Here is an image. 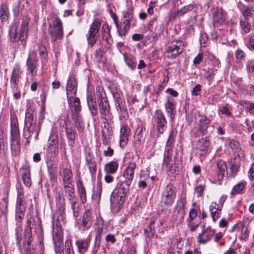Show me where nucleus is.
<instances>
[{
  "mask_svg": "<svg viewBox=\"0 0 254 254\" xmlns=\"http://www.w3.org/2000/svg\"><path fill=\"white\" fill-rule=\"evenodd\" d=\"M209 145V141L206 137L199 140L196 143V148L201 151H205Z\"/></svg>",
  "mask_w": 254,
  "mask_h": 254,
  "instance_id": "38",
  "label": "nucleus"
},
{
  "mask_svg": "<svg viewBox=\"0 0 254 254\" xmlns=\"http://www.w3.org/2000/svg\"><path fill=\"white\" fill-rule=\"evenodd\" d=\"M176 197V188L171 184L166 186L163 190L161 203L162 206H170L174 203Z\"/></svg>",
  "mask_w": 254,
  "mask_h": 254,
  "instance_id": "4",
  "label": "nucleus"
},
{
  "mask_svg": "<svg viewBox=\"0 0 254 254\" xmlns=\"http://www.w3.org/2000/svg\"><path fill=\"white\" fill-rule=\"evenodd\" d=\"M9 15L8 6L5 3H2L0 5V17L2 21L8 20Z\"/></svg>",
  "mask_w": 254,
  "mask_h": 254,
  "instance_id": "35",
  "label": "nucleus"
},
{
  "mask_svg": "<svg viewBox=\"0 0 254 254\" xmlns=\"http://www.w3.org/2000/svg\"><path fill=\"white\" fill-rule=\"evenodd\" d=\"M21 73V68L19 64H15L12 68V72L10 78L11 85L12 90L16 91L17 89L18 82Z\"/></svg>",
  "mask_w": 254,
  "mask_h": 254,
  "instance_id": "17",
  "label": "nucleus"
},
{
  "mask_svg": "<svg viewBox=\"0 0 254 254\" xmlns=\"http://www.w3.org/2000/svg\"><path fill=\"white\" fill-rule=\"evenodd\" d=\"M101 21L99 19L94 20L90 26L88 34L86 35V38L88 44L93 47L97 42V34L98 33L101 27Z\"/></svg>",
  "mask_w": 254,
  "mask_h": 254,
  "instance_id": "7",
  "label": "nucleus"
},
{
  "mask_svg": "<svg viewBox=\"0 0 254 254\" xmlns=\"http://www.w3.org/2000/svg\"><path fill=\"white\" fill-rule=\"evenodd\" d=\"M165 109L168 113L170 114V117L173 118V112L175 110V101L174 99L170 96L167 97V102L165 105Z\"/></svg>",
  "mask_w": 254,
  "mask_h": 254,
  "instance_id": "33",
  "label": "nucleus"
},
{
  "mask_svg": "<svg viewBox=\"0 0 254 254\" xmlns=\"http://www.w3.org/2000/svg\"><path fill=\"white\" fill-rule=\"evenodd\" d=\"M241 12L245 17L244 19L248 20L250 17L253 16L254 9L252 7L244 6V8L242 9Z\"/></svg>",
  "mask_w": 254,
  "mask_h": 254,
  "instance_id": "46",
  "label": "nucleus"
},
{
  "mask_svg": "<svg viewBox=\"0 0 254 254\" xmlns=\"http://www.w3.org/2000/svg\"><path fill=\"white\" fill-rule=\"evenodd\" d=\"M65 249L66 254H74L71 240L68 239L65 241Z\"/></svg>",
  "mask_w": 254,
  "mask_h": 254,
  "instance_id": "57",
  "label": "nucleus"
},
{
  "mask_svg": "<svg viewBox=\"0 0 254 254\" xmlns=\"http://www.w3.org/2000/svg\"><path fill=\"white\" fill-rule=\"evenodd\" d=\"M187 200L185 197L178 200L174 207L173 219L177 222V224H181L183 222L185 215V207Z\"/></svg>",
  "mask_w": 254,
  "mask_h": 254,
  "instance_id": "5",
  "label": "nucleus"
},
{
  "mask_svg": "<svg viewBox=\"0 0 254 254\" xmlns=\"http://www.w3.org/2000/svg\"><path fill=\"white\" fill-rule=\"evenodd\" d=\"M102 192V187L100 184H97L95 188H94L93 195L96 197L97 198L100 197V195Z\"/></svg>",
  "mask_w": 254,
  "mask_h": 254,
  "instance_id": "59",
  "label": "nucleus"
},
{
  "mask_svg": "<svg viewBox=\"0 0 254 254\" xmlns=\"http://www.w3.org/2000/svg\"><path fill=\"white\" fill-rule=\"evenodd\" d=\"M29 20H23L21 25L14 23L10 29L9 34L11 41L12 42L21 41V44L24 46L26 45L25 39L27 37V31Z\"/></svg>",
  "mask_w": 254,
  "mask_h": 254,
  "instance_id": "1",
  "label": "nucleus"
},
{
  "mask_svg": "<svg viewBox=\"0 0 254 254\" xmlns=\"http://www.w3.org/2000/svg\"><path fill=\"white\" fill-rule=\"evenodd\" d=\"M229 146L235 151H238L240 149L239 142L235 140H231L229 142Z\"/></svg>",
  "mask_w": 254,
  "mask_h": 254,
  "instance_id": "60",
  "label": "nucleus"
},
{
  "mask_svg": "<svg viewBox=\"0 0 254 254\" xmlns=\"http://www.w3.org/2000/svg\"><path fill=\"white\" fill-rule=\"evenodd\" d=\"M66 96L68 104H71L73 98L75 97L77 91V82L75 78L68 79L66 85Z\"/></svg>",
  "mask_w": 254,
  "mask_h": 254,
  "instance_id": "12",
  "label": "nucleus"
},
{
  "mask_svg": "<svg viewBox=\"0 0 254 254\" xmlns=\"http://www.w3.org/2000/svg\"><path fill=\"white\" fill-rule=\"evenodd\" d=\"M157 131L162 134L166 129L167 121L165 116L160 110H156L153 117Z\"/></svg>",
  "mask_w": 254,
  "mask_h": 254,
  "instance_id": "9",
  "label": "nucleus"
},
{
  "mask_svg": "<svg viewBox=\"0 0 254 254\" xmlns=\"http://www.w3.org/2000/svg\"><path fill=\"white\" fill-rule=\"evenodd\" d=\"M240 104L248 110L250 113L254 115V103L247 101H242Z\"/></svg>",
  "mask_w": 254,
  "mask_h": 254,
  "instance_id": "50",
  "label": "nucleus"
},
{
  "mask_svg": "<svg viewBox=\"0 0 254 254\" xmlns=\"http://www.w3.org/2000/svg\"><path fill=\"white\" fill-rule=\"evenodd\" d=\"M204 189V185H199L195 187L194 191L197 194V196H199L202 194Z\"/></svg>",
  "mask_w": 254,
  "mask_h": 254,
  "instance_id": "61",
  "label": "nucleus"
},
{
  "mask_svg": "<svg viewBox=\"0 0 254 254\" xmlns=\"http://www.w3.org/2000/svg\"><path fill=\"white\" fill-rule=\"evenodd\" d=\"M125 197L116 192H113L110 197L111 205L112 208L119 209L123 204Z\"/></svg>",
  "mask_w": 254,
  "mask_h": 254,
  "instance_id": "18",
  "label": "nucleus"
},
{
  "mask_svg": "<svg viewBox=\"0 0 254 254\" xmlns=\"http://www.w3.org/2000/svg\"><path fill=\"white\" fill-rule=\"evenodd\" d=\"M78 192L81 202L83 204L86 202V190L81 181L77 183Z\"/></svg>",
  "mask_w": 254,
  "mask_h": 254,
  "instance_id": "36",
  "label": "nucleus"
},
{
  "mask_svg": "<svg viewBox=\"0 0 254 254\" xmlns=\"http://www.w3.org/2000/svg\"><path fill=\"white\" fill-rule=\"evenodd\" d=\"M119 166L118 160H112L105 165L104 170L107 174H114L117 172Z\"/></svg>",
  "mask_w": 254,
  "mask_h": 254,
  "instance_id": "25",
  "label": "nucleus"
},
{
  "mask_svg": "<svg viewBox=\"0 0 254 254\" xmlns=\"http://www.w3.org/2000/svg\"><path fill=\"white\" fill-rule=\"evenodd\" d=\"M246 185L247 182L245 181L239 183L233 187L231 191V194L235 195L237 194L243 193Z\"/></svg>",
  "mask_w": 254,
  "mask_h": 254,
  "instance_id": "32",
  "label": "nucleus"
},
{
  "mask_svg": "<svg viewBox=\"0 0 254 254\" xmlns=\"http://www.w3.org/2000/svg\"><path fill=\"white\" fill-rule=\"evenodd\" d=\"M21 175L22 180L25 185L30 187L31 185V180L30 177V167L29 165H24L21 169Z\"/></svg>",
  "mask_w": 254,
  "mask_h": 254,
  "instance_id": "22",
  "label": "nucleus"
},
{
  "mask_svg": "<svg viewBox=\"0 0 254 254\" xmlns=\"http://www.w3.org/2000/svg\"><path fill=\"white\" fill-rule=\"evenodd\" d=\"M215 234L214 230L210 227L204 228L197 237V242L199 244H205L210 241Z\"/></svg>",
  "mask_w": 254,
  "mask_h": 254,
  "instance_id": "14",
  "label": "nucleus"
},
{
  "mask_svg": "<svg viewBox=\"0 0 254 254\" xmlns=\"http://www.w3.org/2000/svg\"><path fill=\"white\" fill-rule=\"evenodd\" d=\"M39 54L42 62H45L46 61V58L47 57V53L46 52V50L45 49V48L40 49Z\"/></svg>",
  "mask_w": 254,
  "mask_h": 254,
  "instance_id": "63",
  "label": "nucleus"
},
{
  "mask_svg": "<svg viewBox=\"0 0 254 254\" xmlns=\"http://www.w3.org/2000/svg\"><path fill=\"white\" fill-rule=\"evenodd\" d=\"M245 228V224L243 222H240L237 223L232 228V231H236L239 232H243L242 234V237L243 239H247L249 237V231L247 228H246L243 231Z\"/></svg>",
  "mask_w": 254,
  "mask_h": 254,
  "instance_id": "29",
  "label": "nucleus"
},
{
  "mask_svg": "<svg viewBox=\"0 0 254 254\" xmlns=\"http://www.w3.org/2000/svg\"><path fill=\"white\" fill-rule=\"evenodd\" d=\"M11 132L16 135L18 133V128L17 125V120L14 118H11Z\"/></svg>",
  "mask_w": 254,
  "mask_h": 254,
  "instance_id": "54",
  "label": "nucleus"
},
{
  "mask_svg": "<svg viewBox=\"0 0 254 254\" xmlns=\"http://www.w3.org/2000/svg\"><path fill=\"white\" fill-rule=\"evenodd\" d=\"M209 211L214 221L220 217L222 207H220L216 202H212L209 206Z\"/></svg>",
  "mask_w": 254,
  "mask_h": 254,
  "instance_id": "26",
  "label": "nucleus"
},
{
  "mask_svg": "<svg viewBox=\"0 0 254 254\" xmlns=\"http://www.w3.org/2000/svg\"><path fill=\"white\" fill-rule=\"evenodd\" d=\"M226 14L221 8H217L213 15V21L215 24H222L226 20Z\"/></svg>",
  "mask_w": 254,
  "mask_h": 254,
  "instance_id": "24",
  "label": "nucleus"
},
{
  "mask_svg": "<svg viewBox=\"0 0 254 254\" xmlns=\"http://www.w3.org/2000/svg\"><path fill=\"white\" fill-rule=\"evenodd\" d=\"M129 128L125 124L122 125L120 129V145L124 146L128 141V136L129 134Z\"/></svg>",
  "mask_w": 254,
  "mask_h": 254,
  "instance_id": "23",
  "label": "nucleus"
},
{
  "mask_svg": "<svg viewBox=\"0 0 254 254\" xmlns=\"http://www.w3.org/2000/svg\"><path fill=\"white\" fill-rule=\"evenodd\" d=\"M65 202L64 199L59 197L57 202V211L54 215V220L64 222L65 219Z\"/></svg>",
  "mask_w": 254,
  "mask_h": 254,
  "instance_id": "15",
  "label": "nucleus"
},
{
  "mask_svg": "<svg viewBox=\"0 0 254 254\" xmlns=\"http://www.w3.org/2000/svg\"><path fill=\"white\" fill-rule=\"evenodd\" d=\"M24 199L23 191L22 190H18L16 206V209L25 208Z\"/></svg>",
  "mask_w": 254,
  "mask_h": 254,
  "instance_id": "37",
  "label": "nucleus"
},
{
  "mask_svg": "<svg viewBox=\"0 0 254 254\" xmlns=\"http://www.w3.org/2000/svg\"><path fill=\"white\" fill-rule=\"evenodd\" d=\"M37 64L38 58L37 53L34 50H30L26 61V66L27 70L31 76H33L35 74Z\"/></svg>",
  "mask_w": 254,
  "mask_h": 254,
  "instance_id": "10",
  "label": "nucleus"
},
{
  "mask_svg": "<svg viewBox=\"0 0 254 254\" xmlns=\"http://www.w3.org/2000/svg\"><path fill=\"white\" fill-rule=\"evenodd\" d=\"M124 59L127 66L132 69L136 67L135 59L133 56L130 55L124 54Z\"/></svg>",
  "mask_w": 254,
  "mask_h": 254,
  "instance_id": "40",
  "label": "nucleus"
},
{
  "mask_svg": "<svg viewBox=\"0 0 254 254\" xmlns=\"http://www.w3.org/2000/svg\"><path fill=\"white\" fill-rule=\"evenodd\" d=\"M120 91L118 90L117 88H115V89H113L112 91V94L114 97V99L115 101L118 103V106L117 107V108L119 107L120 108V101L121 100V93Z\"/></svg>",
  "mask_w": 254,
  "mask_h": 254,
  "instance_id": "56",
  "label": "nucleus"
},
{
  "mask_svg": "<svg viewBox=\"0 0 254 254\" xmlns=\"http://www.w3.org/2000/svg\"><path fill=\"white\" fill-rule=\"evenodd\" d=\"M50 18H53L52 22L49 23V32L53 42L63 37V23L61 19L55 14H51Z\"/></svg>",
  "mask_w": 254,
  "mask_h": 254,
  "instance_id": "2",
  "label": "nucleus"
},
{
  "mask_svg": "<svg viewBox=\"0 0 254 254\" xmlns=\"http://www.w3.org/2000/svg\"><path fill=\"white\" fill-rule=\"evenodd\" d=\"M241 27L243 31L245 33H248L250 31L251 26L250 23L247 19H241L240 20Z\"/></svg>",
  "mask_w": 254,
  "mask_h": 254,
  "instance_id": "49",
  "label": "nucleus"
},
{
  "mask_svg": "<svg viewBox=\"0 0 254 254\" xmlns=\"http://www.w3.org/2000/svg\"><path fill=\"white\" fill-rule=\"evenodd\" d=\"M122 20V27L118 30L119 34L122 37L126 35V32L128 30L129 25L132 20L123 18Z\"/></svg>",
  "mask_w": 254,
  "mask_h": 254,
  "instance_id": "31",
  "label": "nucleus"
},
{
  "mask_svg": "<svg viewBox=\"0 0 254 254\" xmlns=\"http://www.w3.org/2000/svg\"><path fill=\"white\" fill-rule=\"evenodd\" d=\"M218 167V179L221 180L224 175L225 170L226 169V165L224 162H218L217 163Z\"/></svg>",
  "mask_w": 254,
  "mask_h": 254,
  "instance_id": "47",
  "label": "nucleus"
},
{
  "mask_svg": "<svg viewBox=\"0 0 254 254\" xmlns=\"http://www.w3.org/2000/svg\"><path fill=\"white\" fill-rule=\"evenodd\" d=\"M68 199L70 202L73 215L74 216L77 217L78 215V209L77 206V198L76 196H75L74 198H71V199H70V198H68Z\"/></svg>",
  "mask_w": 254,
  "mask_h": 254,
  "instance_id": "51",
  "label": "nucleus"
},
{
  "mask_svg": "<svg viewBox=\"0 0 254 254\" xmlns=\"http://www.w3.org/2000/svg\"><path fill=\"white\" fill-rule=\"evenodd\" d=\"M144 232L147 237L152 238L155 233V230L153 228L149 227L148 229L144 230Z\"/></svg>",
  "mask_w": 254,
  "mask_h": 254,
  "instance_id": "62",
  "label": "nucleus"
},
{
  "mask_svg": "<svg viewBox=\"0 0 254 254\" xmlns=\"http://www.w3.org/2000/svg\"><path fill=\"white\" fill-rule=\"evenodd\" d=\"M40 130V127L37 126L36 123L30 125L29 127L24 126V135L28 139L32 136L33 134H35V138L37 139Z\"/></svg>",
  "mask_w": 254,
  "mask_h": 254,
  "instance_id": "19",
  "label": "nucleus"
},
{
  "mask_svg": "<svg viewBox=\"0 0 254 254\" xmlns=\"http://www.w3.org/2000/svg\"><path fill=\"white\" fill-rule=\"evenodd\" d=\"M48 148L49 151L53 150L54 154H58L59 140L57 135L51 134L48 141Z\"/></svg>",
  "mask_w": 254,
  "mask_h": 254,
  "instance_id": "20",
  "label": "nucleus"
},
{
  "mask_svg": "<svg viewBox=\"0 0 254 254\" xmlns=\"http://www.w3.org/2000/svg\"><path fill=\"white\" fill-rule=\"evenodd\" d=\"M65 195L67 196L68 199L74 198L75 195L74 185L73 183L67 184L64 185Z\"/></svg>",
  "mask_w": 254,
  "mask_h": 254,
  "instance_id": "34",
  "label": "nucleus"
},
{
  "mask_svg": "<svg viewBox=\"0 0 254 254\" xmlns=\"http://www.w3.org/2000/svg\"><path fill=\"white\" fill-rule=\"evenodd\" d=\"M65 131L68 139L74 142L76 136V132L74 127L66 126Z\"/></svg>",
  "mask_w": 254,
  "mask_h": 254,
  "instance_id": "41",
  "label": "nucleus"
},
{
  "mask_svg": "<svg viewBox=\"0 0 254 254\" xmlns=\"http://www.w3.org/2000/svg\"><path fill=\"white\" fill-rule=\"evenodd\" d=\"M87 102L89 109L92 116H96L98 114L97 104L95 99L91 95H87Z\"/></svg>",
  "mask_w": 254,
  "mask_h": 254,
  "instance_id": "28",
  "label": "nucleus"
},
{
  "mask_svg": "<svg viewBox=\"0 0 254 254\" xmlns=\"http://www.w3.org/2000/svg\"><path fill=\"white\" fill-rule=\"evenodd\" d=\"M78 252L80 254H84L88 250L90 241L87 239H80L75 243Z\"/></svg>",
  "mask_w": 254,
  "mask_h": 254,
  "instance_id": "27",
  "label": "nucleus"
},
{
  "mask_svg": "<svg viewBox=\"0 0 254 254\" xmlns=\"http://www.w3.org/2000/svg\"><path fill=\"white\" fill-rule=\"evenodd\" d=\"M72 176V172L68 169H65L63 171V182L64 185L67 184L73 183L71 181Z\"/></svg>",
  "mask_w": 254,
  "mask_h": 254,
  "instance_id": "44",
  "label": "nucleus"
},
{
  "mask_svg": "<svg viewBox=\"0 0 254 254\" xmlns=\"http://www.w3.org/2000/svg\"><path fill=\"white\" fill-rule=\"evenodd\" d=\"M98 104L100 117L105 121L104 123L111 121L113 116L110 112L108 101H100Z\"/></svg>",
  "mask_w": 254,
  "mask_h": 254,
  "instance_id": "13",
  "label": "nucleus"
},
{
  "mask_svg": "<svg viewBox=\"0 0 254 254\" xmlns=\"http://www.w3.org/2000/svg\"><path fill=\"white\" fill-rule=\"evenodd\" d=\"M86 162L90 173L92 175L95 174L96 172V166L95 161L91 159L90 160H87Z\"/></svg>",
  "mask_w": 254,
  "mask_h": 254,
  "instance_id": "53",
  "label": "nucleus"
},
{
  "mask_svg": "<svg viewBox=\"0 0 254 254\" xmlns=\"http://www.w3.org/2000/svg\"><path fill=\"white\" fill-rule=\"evenodd\" d=\"M74 124L79 132H82L84 128V124L81 118L77 114L76 117L73 118Z\"/></svg>",
  "mask_w": 254,
  "mask_h": 254,
  "instance_id": "43",
  "label": "nucleus"
},
{
  "mask_svg": "<svg viewBox=\"0 0 254 254\" xmlns=\"http://www.w3.org/2000/svg\"><path fill=\"white\" fill-rule=\"evenodd\" d=\"M25 208L22 209H16V216L15 218L17 222L20 223L24 217V212Z\"/></svg>",
  "mask_w": 254,
  "mask_h": 254,
  "instance_id": "55",
  "label": "nucleus"
},
{
  "mask_svg": "<svg viewBox=\"0 0 254 254\" xmlns=\"http://www.w3.org/2000/svg\"><path fill=\"white\" fill-rule=\"evenodd\" d=\"M183 47L184 44L181 41H174L169 44L164 54L167 58L174 59L183 52Z\"/></svg>",
  "mask_w": 254,
  "mask_h": 254,
  "instance_id": "6",
  "label": "nucleus"
},
{
  "mask_svg": "<svg viewBox=\"0 0 254 254\" xmlns=\"http://www.w3.org/2000/svg\"><path fill=\"white\" fill-rule=\"evenodd\" d=\"M172 147L166 146L163 163L166 165L169 163L171 159V153L172 152Z\"/></svg>",
  "mask_w": 254,
  "mask_h": 254,
  "instance_id": "48",
  "label": "nucleus"
},
{
  "mask_svg": "<svg viewBox=\"0 0 254 254\" xmlns=\"http://www.w3.org/2000/svg\"><path fill=\"white\" fill-rule=\"evenodd\" d=\"M131 183L124 180L118 186L117 193L125 197L126 194L129 191V187Z\"/></svg>",
  "mask_w": 254,
  "mask_h": 254,
  "instance_id": "30",
  "label": "nucleus"
},
{
  "mask_svg": "<svg viewBox=\"0 0 254 254\" xmlns=\"http://www.w3.org/2000/svg\"><path fill=\"white\" fill-rule=\"evenodd\" d=\"M48 172L50 175L54 176L57 171V164L54 160L50 159L47 161Z\"/></svg>",
  "mask_w": 254,
  "mask_h": 254,
  "instance_id": "39",
  "label": "nucleus"
},
{
  "mask_svg": "<svg viewBox=\"0 0 254 254\" xmlns=\"http://www.w3.org/2000/svg\"><path fill=\"white\" fill-rule=\"evenodd\" d=\"M136 168V164L135 162H130L127 164L123 173V177L125 179V181L132 182Z\"/></svg>",
  "mask_w": 254,
  "mask_h": 254,
  "instance_id": "16",
  "label": "nucleus"
},
{
  "mask_svg": "<svg viewBox=\"0 0 254 254\" xmlns=\"http://www.w3.org/2000/svg\"><path fill=\"white\" fill-rule=\"evenodd\" d=\"M61 222L53 220V239L56 252H61L63 248V237Z\"/></svg>",
  "mask_w": 254,
  "mask_h": 254,
  "instance_id": "3",
  "label": "nucleus"
},
{
  "mask_svg": "<svg viewBox=\"0 0 254 254\" xmlns=\"http://www.w3.org/2000/svg\"><path fill=\"white\" fill-rule=\"evenodd\" d=\"M11 148L12 151H14L15 153H17L20 150V144L18 141L16 139H12L11 144Z\"/></svg>",
  "mask_w": 254,
  "mask_h": 254,
  "instance_id": "58",
  "label": "nucleus"
},
{
  "mask_svg": "<svg viewBox=\"0 0 254 254\" xmlns=\"http://www.w3.org/2000/svg\"><path fill=\"white\" fill-rule=\"evenodd\" d=\"M96 94L98 99V102H104L108 101L106 96L104 89L101 87H98L96 89Z\"/></svg>",
  "mask_w": 254,
  "mask_h": 254,
  "instance_id": "45",
  "label": "nucleus"
},
{
  "mask_svg": "<svg viewBox=\"0 0 254 254\" xmlns=\"http://www.w3.org/2000/svg\"><path fill=\"white\" fill-rule=\"evenodd\" d=\"M124 18L133 20V11L131 8H128L124 13Z\"/></svg>",
  "mask_w": 254,
  "mask_h": 254,
  "instance_id": "64",
  "label": "nucleus"
},
{
  "mask_svg": "<svg viewBox=\"0 0 254 254\" xmlns=\"http://www.w3.org/2000/svg\"><path fill=\"white\" fill-rule=\"evenodd\" d=\"M156 18H153L150 21L149 28L151 32H152V33L150 35H148L147 36V39L150 40V42L152 43L156 42L158 37L163 31V25L161 23L157 24L155 29H154V31H153V22L156 21Z\"/></svg>",
  "mask_w": 254,
  "mask_h": 254,
  "instance_id": "11",
  "label": "nucleus"
},
{
  "mask_svg": "<svg viewBox=\"0 0 254 254\" xmlns=\"http://www.w3.org/2000/svg\"><path fill=\"white\" fill-rule=\"evenodd\" d=\"M195 128L198 129L196 136L204 135L207 134V128L210 124V120L206 116L200 114L195 116Z\"/></svg>",
  "mask_w": 254,
  "mask_h": 254,
  "instance_id": "8",
  "label": "nucleus"
},
{
  "mask_svg": "<svg viewBox=\"0 0 254 254\" xmlns=\"http://www.w3.org/2000/svg\"><path fill=\"white\" fill-rule=\"evenodd\" d=\"M193 8H194V5L192 4H188L187 5H185L184 7H182L181 8L178 9L175 13V15L176 16H183L185 14L192 10Z\"/></svg>",
  "mask_w": 254,
  "mask_h": 254,
  "instance_id": "42",
  "label": "nucleus"
},
{
  "mask_svg": "<svg viewBox=\"0 0 254 254\" xmlns=\"http://www.w3.org/2000/svg\"><path fill=\"white\" fill-rule=\"evenodd\" d=\"M91 215V212L88 209L86 210L83 215L81 224L83 230H87L91 227L92 223Z\"/></svg>",
  "mask_w": 254,
  "mask_h": 254,
  "instance_id": "21",
  "label": "nucleus"
},
{
  "mask_svg": "<svg viewBox=\"0 0 254 254\" xmlns=\"http://www.w3.org/2000/svg\"><path fill=\"white\" fill-rule=\"evenodd\" d=\"M69 104L74 108V110L76 113H78L81 111V107L79 98L76 97H74L71 104Z\"/></svg>",
  "mask_w": 254,
  "mask_h": 254,
  "instance_id": "52",
  "label": "nucleus"
}]
</instances>
